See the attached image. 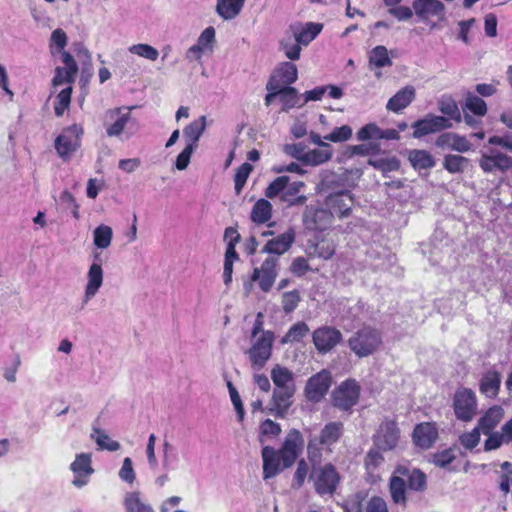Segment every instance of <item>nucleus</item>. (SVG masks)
<instances>
[{
    "mask_svg": "<svg viewBox=\"0 0 512 512\" xmlns=\"http://www.w3.org/2000/svg\"><path fill=\"white\" fill-rule=\"evenodd\" d=\"M452 127L450 119L444 116L427 115L425 118L420 119L413 123L414 129L413 137L421 138L425 135L442 131Z\"/></svg>",
    "mask_w": 512,
    "mask_h": 512,
    "instance_id": "obj_15",
    "label": "nucleus"
},
{
    "mask_svg": "<svg viewBox=\"0 0 512 512\" xmlns=\"http://www.w3.org/2000/svg\"><path fill=\"white\" fill-rule=\"evenodd\" d=\"M260 430V442H264V437L274 438L281 433V427L278 423L271 419L263 421L259 427Z\"/></svg>",
    "mask_w": 512,
    "mask_h": 512,
    "instance_id": "obj_62",
    "label": "nucleus"
},
{
    "mask_svg": "<svg viewBox=\"0 0 512 512\" xmlns=\"http://www.w3.org/2000/svg\"><path fill=\"white\" fill-rule=\"evenodd\" d=\"M360 387L355 380H347L332 393L333 405L343 411L350 410L358 401Z\"/></svg>",
    "mask_w": 512,
    "mask_h": 512,
    "instance_id": "obj_10",
    "label": "nucleus"
},
{
    "mask_svg": "<svg viewBox=\"0 0 512 512\" xmlns=\"http://www.w3.org/2000/svg\"><path fill=\"white\" fill-rule=\"evenodd\" d=\"M368 164L381 171L384 175L389 172L396 171L400 167V162L396 157L369 159Z\"/></svg>",
    "mask_w": 512,
    "mask_h": 512,
    "instance_id": "obj_51",
    "label": "nucleus"
},
{
    "mask_svg": "<svg viewBox=\"0 0 512 512\" xmlns=\"http://www.w3.org/2000/svg\"><path fill=\"white\" fill-rule=\"evenodd\" d=\"M215 43V29L210 26L204 29L200 36L197 39V45L200 46L204 51L205 50H213V45Z\"/></svg>",
    "mask_w": 512,
    "mask_h": 512,
    "instance_id": "obj_64",
    "label": "nucleus"
},
{
    "mask_svg": "<svg viewBox=\"0 0 512 512\" xmlns=\"http://www.w3.org/2000/svg\"><path fill=\"white\" fill-rule=\"evenodd\" d=\"M245 0H218L216 12L224 20L234 19L242 10Z\"/></svg>",
    "mask_w": 512,
    "mask_h": 512,
    "instance_id": "obj_36",
    "label": "nucleus"
},
{
    "mask_svg": "<svg viewBox=\"0 0 512 512\" xmlns=\"http://www.w3.org/2000/svg\"><path fill=\"white\" fill-rule=\"evenodd\" d=\"M331 374L322 370L307 380L304 395L310 402L317 403L323 399L331 386Z\"/></svg>",
    "mask_w": 512,
    "mask_h": 512,
    "instance_id": "obj_13",
    "label": "nucleus"
},
{
    "mask_svg": "<svg viewBox=\"0 0 512 512\" xmlns=\"http://www.w3.org/2000/svg\"><path fill=\"white\" fill-rule=\"evenodd\" d=\"M312 338L316 349L320 353H326L341 341L342 334L336 328L323 326L313 332Z\"/></svg>",
    "mask_w": 512,
    "mask_h": 512,
    "instance_id": "obj_18",
    "label": "nucleus"
},
{
    "mask_svg": "<svg viewBox=\"0 0 512 512\" xmlns=\"http://www.w3.org/2000/svg\"><path fill=\"white\" fill-rule=\"evenodd\" d=\"M343 423L332 421L327 423L320 431L319 437L309 441L307 452L311 462L316 463L321 460V452L318 445H321L327 451L332 452V446L338 442L343 434Z\"/></svg>",
    "mask_w": 512,
    "mask_h": 512,
    "instance_id": "obj_4",
    "label": "nucleus"
},
{
    "mask_svg": "<svg viewBox=\"0 0 512 512\" xmlns=\"http://www.w3.org/2000/svg\"><path fill=\"white\" fill-rule=\"evenodd\" d=\"M350 349L359 357H367L376 352L382 344L378 330L364 327L355 332L348 340Z\"/></svg>",
    "mask_w": 512,
    "mask_h": 512,
    "instance_id": "obj_5",
    "label": "nucleus"
},
{
    "mask_svg": "<svg viewBox=\"0 0 512 512\" xmlns=\"http://www.w3.org/2000/svg\"><path fill=\"white\" fill-rule=\"evenodd\" d=\"M480 434L481 429L478 426H476L471 431L465 432L462 435H460L459 442L464 448L472 450L479 444Z\"/></svg>",
    "mask_w": 512,
    "mask_h": 512,
    "instance_id": "obj_61",
    "label": "nucleus"
},
{
    "mask_svg": "<svg viewBox=\"0 0 512 512\" xmlns=\"http://www.w3.org/2000/svg\"><path fill=\"white\" fill-rule=\"evenodd\" d=\"M295 240V233L292 229L267 241L262 251L268 254L282 255L289 250Z\"/></svg>",
    "mask_w": 512,
    "mask_h": 512,
    "instance_id": "obj_28",
    "label": "nucleus"
},
{
    "mask_svg": "<svg viewBox=\"0 0 512 512\" xmlns=\"http://www.w3.org/2000/svg\"><path fill=\"white\" fill-rule=\"evenodd\" d=\"M309 333V327L304 322H298L290 327L285 336L283 337V343L299 342Z\"/></svg>",
    "mask_w": 512,
    "mask_h": 512,
    "instance_id": "obj_53",
    "label": "nucleus"
},
{
    "mask_svg": "<svg viewBox=\"0 0 512 512\" xmlns=\"http://www.w3.org/2000/svg\"><path fill=\"white\" fill-rule=\"evenodd\" d=\"M131 107H118L105 112L103 125L108 137H119L122 134L132 135L137 121L131 114Z\"/></svg>",
    "mask_w": 512,
    "mask_h": 512,
    "instance_id": "obj_3",
    "label": "nucleus"
},
{
    "mask_svg": "<svg viewBox=\"0 0 512 512\" xmlns=\"http://www.w3.org/2000/svg\"><path fill=\"white\" fill-rule=\"evenodd\" d=\"M271 379L275 385L274 389L288 390L296 389L294 374L288 368L279 364L271 370Z\"/></svg>",
    "mask_w": 512,
    "mask_h": 512,
    "instance_id": "obj_32",
    "label": "nucleus"
},
{
    "mask_svg": "<svg viewBox=\"0 0 512 512\" xmlns=\"http://www.w3.org/2000/svg\"><path fill=\"white\" fill-rule=\"evenodd\" d=\"M384 463L383 455L377 449H371L365 458V466L369 474L373 478H378V475H374V472Z\"/></svg>",
    "mask_w": 512,
    "mask_h": 512,
    "instance_id": "obj_57",
    "label": "nucleus"
},
{
    "mask_svg": "<svg viewBox=\"0 0 512 512\" xmlns=\"http://www.w3.org/2000/svg\"><path fill=\"white\" fill-rule=\"evenodd\" d=\"M438 435L437 428L432 423H420L413 431V441L416 446L427 449L432 446Z\"/></svg>",
    "mask_w": 512,
    "mask_h": 512,
    "instance_id": "obj_27",
    "label": "nucleus"
},
{
    "mask_svg": "<svg viewBox=\"0 0 512 512\" xmlns=\"http://www.w3.org/2000/svg\"><path fill=\"white\" fill-rule=\"evenodd\" d=\"M129 53L149 61H156L159 57V51L146 43L133 44L128 48Z\"/></svg>",
    "mask_w": 512,
    "mask_h": 512,
    "instance_id": "obj_49",
    "label": "nucleus"
},
{
    "mask_svg": "<svg viewBox=\"0 0 512 512\" xmlns=\"http://www.w3.org/2000/svg\"><path fill=\"white\" fill-rule=\"evenodd\" d=\"M125 512H155L152 506L146 503L139 491L126 492L123 498Z\"/></svg>",
    "mask_w": 512,
    "mask_h": 512,
    "instance_id": "obj_34",
    "label": "nucleus"
},
{
    "mask_svg": "<svg viewBox=\"0 0 512 512\" xmlns=\"http://www.w3.org/2000/svg\"><path fill=\"white\" fill-rule=\"evenodd\" d=\"M281 49L284 51L287 58L290 60H297L300 57V43L294 34L285 37L281 43Z\"/></svg>",
    "mask_w": 512,
    "mask_h": 512,
    "instance_id": "obj_52",
    "label": "nucleus"
},
{
    "mask_svg": "<svg viewBox=\"0 0 512 512\" xmlns=\"http://www.w3.org/2000/svg\"><path fill=\"white\" fill-rule=\"evenodd\" d=\"M161 457L162 468L166 472L177 471L181 468L180 455L168 440H164L162 443Z\"/></svg>",
    "mask_w": 512,
    "mask_h": 512,
    "instance_id": "obj_31",
    "label": "nucleus"
},
{
    "mask_svg": "<svg viewBox=\"0 0 512 512\" xmlns=\"http://www.w3.org/2000/svg\"><path fill=\"white\" fill-rule=\"evenodd\" d=\"M436 146L442 149L449 148L459 153H465L471 150V143L465 136L453 132L440 134L435 142Z\"/></svg>",
    "mask_w": 512,
    "mask_h": 512,
    "instance_id": "obj_25",
    "label": "nucleus"
},
{
    "mask_svg": "<svg viewBox=\"0 0 512 512\" xmlns=\"http://www.w3.org/2000/svg\"><path fill=\"white\" fill-rule=\"evenodd\" d=\"M262 460H263V479L267 480L275 477L283 469V463L279 451H276L273 447L265 446L262 449Z\"/></svg>",
    "mask_w": 512,
    "mask_h": 512,
    "instance_id": "obj_22",
    "label": "nucleus"
},
{
    "mask_svg": "<svg viewBox=\"0 0 512 512\" xmlns=\"http://www.w3.org/2000/svg\"><path fill=\"white\" fill-rule=\"evenodd\" d=\"M333 212L329 209L307 207L304 213V223L311 230H325L330 226Z\"/></svg>",
    "mask_w": 512,
    "mask_h": 512,
    "instance_id": "obj_20",
    "label": "nucleus"
},
{
    "mask_svg": "<svg viewBox=\"0 0 512 512\" xmlns=\"http://www.w3.org/2000/svg\"><path fill=\"white\" fill-rule=\"evenodd\" d=\"M353 203L354 199L349 191L330 194L325 200V205L329 211H332L333 215L337 214L339 217L348 216Z\"/></svg>",
    "mask_w": 512,
    "mask_h": 512,
    "instance_id": "obj_21",
    "label": "nucleus"
},
{
    "mask_svg": "<svg viewBox=\"0 0 512 512\" xmlns=\"http://www.w3.org/2000/svg\"><path fill=\"white\" fill-rule=\"evenodd\" d=\"M73 474L72 485L78 489L87 486L95 470L92 466L91 453H78L69 466Z\"/></svg>",
    "mask_w": 512,
    "mask_h": 512,
    "instance_id": "obj_8",
    "label": "nucleus"
},
{
    "mask_svg": "<svg viewBox=\"0 0 512 512\" xmlns=\"http://www.w3.org/2000/svg\"><path fill=\"white\" fill-rule=\"evenodd\" d=\"M83 129L77 124H73L56 138L55 149L60 157L68 158L80 145V136Z\"/></svg>",
    "mask_w": 512,
    "mask_h": 512,
    "instance_id": "obj_12",
    "label": "nucleus"
},
{
    "mask_svg": "<svg viewBox=\"0 0 512 512\" xmlns=\"http://www.w3.org/2000/svg\"><path fill=\"white\" fill-rule=\"evenodd\" d=\"M310 480L313 482L315 491L319 495H331L337 489L340 482V474L331 463L314 465L310 474Z\"/></svg>",
    "mask_w": 512,
    "mask_h": 512,
    "instance_id": "obj_7",
    "label": "nucleus"
},
{
    "mask_svg": "<svg viewBox=\"0 0 512 512\" xmlns=\"http://www.w3.org/2000/svg\"><path fill=\"white\" fill-rule=\"evenodd\" d=\"M87 282L81 299L82 308L85 307L99 292L104 281V272L101 264L93 262L87 271Z\"/></svg>",
    "mask_w": 512,
    "mask_h": 512,
    "instance_id": "obj_16",
    "label": "nucleus"
},
{
    "mask_svg": "<svg viewBox=\"0 0 512 512\" xmlns=\"http://www.w3.org/2000/svg\"><path fill=\"white\" fill-rule=\"evenodd\" d=\"M453 406L459 420L471 421L477 410V398L474 391L464 387L459 388L455 392Z\"/></svg>",
    "mask_w": 512,
    "mask_h": 512,
    "instance_id": "obj_9",
    "label": "nucleus"
},
{
    "mask_svg": "<svg viewBox=\"0 0 512 512\" xmlns=\"http://www.w3.org/2000/svg\"><path fill=\"white\" fill-rule=\"evenodd\" d=\"M71 94L72 86H68L58 93L54 104V111L58 117L62 116L65 110L69 108L71 103Z\"/></svg>",
    "mask_w": 512,
    "mask_h": 512,
    "instance_id": "obj_55",
    "label": "nucleus"
},
{
    "mask_svg": "<svg viewBox=\"0 0 512 512\" xmlns=\"http://www.w3.org/2000/svg\"><path fill=\"white\" fill-rule=\"evenodd\" d=\"M121 481L128 485H133L136 480V473L133 468V461L130 457H125L122 466L118 472Z\"/></svg>",
    "mask_w": 512,
    "mask_h": 512,
    "instance_id": "obj_58",
    "label": "nucleus"
},
{
    "mask_svg": "<svg viewBox=\"0 0 512 512\" xmlns=\"http://www.w3.org/2000/svg\"><path fill=\"white\" fill-rule=\"evenodd\" d=\"M352 134V128L349 125H343L341 127L334 128L332 132L325 135L323 139L334 143L344 142L349 140L352 137Z\"/></svg>",
    "mask_w": 512,
    "mask_h": 512,
    "instance_id": "obj_59",
    "label": "nucleus"
},
{
    "mask_svg": "<svg viewBox=\"0 0 512 512\" xmlns=\"http://www.w3.org/2000/svg\"><path fill=\"white\" fill-rule=\"evenodd\" d=\"M504 418V409L501 406L490 407L482 417L479 418L477 426L481 429V432L488 437L494 434V429Z\"/></svg>",
    "mask_w": 512,
    "mask_h": 512,
    "instance_id": "obj_26",
    "label": "nucleus"
},
{
    "mask_svg": "<svg viewBox=\"0 0 512 512\" xmlns=\"http://www.w3.org/2000/svg\"><path fill=\"white\" fill-rule=\"evenodd\" d=\"M465 109L479 117H482L487 113L486 102L480 97L471 93H469L466 97Z\"/></svg>",
    "mask_w": 512,
    "mask_h": 512,
    "instance_id": "obj_54",
    "label": "nucleus"
},
{
    "mask_svg": "<svg viewBox=\"0 0 512 512\" xmlns=\"http://www.w3.org/2000/svg\"><path fill=\"white\" fill-rule=\"evenodd\" d=\"M439 110L450 119L461 121V114L456 102L451 98H443L439 102Z\"/></svg>",
    "mask_w": 512,
    "mask_h": 512,
    "instance_id": "obj_60",
    "label": "nucleus"
},
{
    "mask_svg": "<svg viewBox=\"0 0 512 512\" xmlns=\"http://www.w3.org/2000/svg\"><path fill=\"white\" fill-rule=\"evenodd\" d=\"M470 165V160L458 154H448L443 159V167L451 174L463 173Z\"/></svg>",
    "mask_w": 512,
    "mask_h": 512,
    "instance_id": "obj_42",
    "label": "nucleus"
},
{
    "mask_svg": "<svg viewBox=\"0 0 512 512\" xmlns=\"http://www.w3.org/2000/svg\"><path fill=\"white\" fill-rule=\"evenodd\" d=\"M206 128V117L201 116L198 119L191 122L187 125L183 130L184 138L188 141V144L195 145L197 147V142L200 139Z\"/></svg>",
    "mask_w": 512,
    "mask_h": 512,
    "instance_id": "obj_38",
    "label": "nucleus"
},
{
    "mask_svg": "<svg viewBox=\"0 0 512 512\" xmlns=\"http://www.w3.org/2000/svg\"><path fill=\"white\" fill-rule=\"evenodd\" d=\"M296 389H274L272 398L267 406L270 414L277 418H284L293 403V396Z\"/></svg>",
    "mask_w": 512,
    "mask_h": 512,
    "instance_id": "obj_19",
    "label": "nucleus"
},
{
    "mask_svg": "<svg viewBox=\"0 0 512 512\" xmlns=\"http://www.w3.org/2000/svg\"><path fill=\"white\" fill-rule=\"evenodd\" d=\"M90 437L96 442L100 450L115 452L121 447L118 441L111 439L107 433L98 427H93Z\"/></svg>",
    "mask_w": 512,
    "mask_h": 512,
    "instance_id": "obj_40",
    "label": "nucleus"
},
{
    "mask_svg": "<svg viewBox=\"0 0 512 512\" xmlns=\"http://www.w3.org/2000/svg\"><path fill=\"white\" fill-rule=\"evenodd\" d=\"M415 89L412 86H406L399 90L393 97H391L386 105L389 111L399 113L405 109L414 99Z\"/></svg>",
    "mask_w": 512,
    "mask_h": 512,
    "instance_id": "obj_30",
    "label": "nucleus"
},
{
    "mask_svg": "<svg viewBox=\"0 0 512 512\" xmlns=\"http://www.w3.org/2000/svg\"><path fill=\"white\" fill-rule=\"evenodd\" d=\"M409 161L411 165L417 169H429L435 166L433 156L425 150H412L409 153Z\"/></svg>",
    "mask_w": 512,
    "mask_h": 512,
    "instance_id": "obj_43",
    "label": "nucleus"
},
{
    "mask_svg": "<svg viewBox=\"0 0 512 512\" xmlns=\"http://www.w3.org/2000/svg\"><path fill=\"white\" fill-rule=\"evenodd\" d=\"M501 385V377L497 371L486 372L479 383L480 392L488 398H495L498 395Z\"/></svg>",
    "mask_w": 512,
    "mask_h": 512,
    "instance_id": "obj_33",
    "label": "nucleus"
},
{
    "mask_svg": "<svg viewBox=\"0 0 512 512\" xmlns=\"http://www.w3.org/2000/svg\"><path fill=\"white\" fill-rule=\"evenodd\" d=\"M278 258L275 256L268 257L259 268H255L251 276L252 281H257L263 292H268L272 288L276 277Z\"/></svg>",
    "mask_w": 512,
    "mask_h": 512,
    "instance_id": "obj_14",
    "label": "nucleus"
},
{
    "mask_svg": "<svg viewBox=\"0 0 512 512\" xmlns=\"http://www.w3.org/2000/svg\"><path fill=\"white\" fill-rule=\"evenodd\" d=\"M380 150L381 148L378 143L369 142L350 146L347 150V153L350 157L354 155L368 156L378 154Z\"/></svg>",
    "mask_w": 512,
    "mask_h": 512,
    "instance_id": "obj_56",
    "label": "nucleus"
},
{
    "mask_svg": "<svg viewBox=\"0 0 512 512\" xmlns=\"http://www.w3.org/2000/svg\"><path fill=\"white\" fill-rule=\"evenodd\" d=\"M272 216V205L266 199H259L251 211V220L257 224L268 222Z\"/></svg>",
    "mask_w": 512,
    "mask_h": 512,
    "instance_id": "obj_41",
    "label": "nucleus"
},
{
    "mask_svg": "<svg viewBox=\"0 0 512 512\" xmlns=\"http://www.w3.org/2000/svg\"><path fill=\"white\" fill-rule=\"evenodd\" d=\"M252 166L249 163H243L236 171L234 182H235V191L237 194H240L242 191L251 171Z\"/></svg>",
    "mask_w": 512,
    "mask_h": 512,
    "instance_id": "obj_63",
    "label": "nucleus"
},
{
    "mask_svg": "<svg viewBox=\"0 0 512 512\" xmlns=\"http://www.w3.org/2000/svg\"><path fill=\"white\" fill-rule=\"evenodd\" d=\"M278 98L282 103V110L288 111L296 106H302L301 96L293 87H284L279 83Z\"/></svg>",
    "mask_w": 512,
    "mask_h": 512,
    "instance_id": "obj_37",
    "label": "nucleus"
},
{
    "mask_svg": "<svg viewBox=\"0 0 512 512\" xmlns=\"http://www.w3.org/2000/svg\"><path fill=\"white\" fill-rule=\"evenodd\" d=\"M369 62L377 68L391 66L392 61L388 56V50L385 46L379 45L372 49L369 54Z\"/></svg>",
    "mask_w": 512,
    "mask_h": 512,
    "instance_id": "obj_50",
    "label": "nucleus"
},
{
    "mask_svg": "<svg viewBox=\"0 0 512 512\" xmlns=\"http://www.w3.org/2000/svg\"><path fill=\"white\" fill-rule=\"evenodd\" d=\"M412 8L424 21L431 17H443L445 13V6L440 0H414Z\"/></svg>",
    "mask_w": 512,
    "mask_h": 512,
    "instance_id": "obj_23",
    "label": "nucleus"
},
{
    "mask_svg": "<svg viewBox=\"0 0 512 512\" xmlns=\"http://www.w3.org/2000/svg\"><path fill=\"white\" fill-rule=\"evenodd\" d=\"M113 230L110 226L101 224L93 231V243L99 249H106L111 245Z\"/></svg>",
    "mask_w": 512,
    "mask_h": 512,
    "instance_id": "obj_45",
    "label": "nucleus"
},
{
    "mask_svg": "<svg viewBox=\"0 0 512 512\" xmlns=\"http://www.w3.org/2000/svg\"><path fill=\"white\" fill-rule=\"evenodd\" d=\"M356 136L357 140L361 142L380 139L397 140L399 132L395 129L382 130L375 123H369L359 129Z\"/></svg>",
    "mask_w": 512,
    "mask_h": 512,
    "instance_id": "obj_24",
    "label": "nucleus"
},
{
    "mask_svg": "<svg viewBox=\"0 0 512 512\" xmlns=\"http://www.w3.org/2000/svg\"><path fill=\"white\" fill-rule=\"evenodd\" d=\"M321 29V24L307 23L300 31L294 30L293 34L296 36L298 43L306 46L321 32Z\"/></svg>",
    "mask_w": 512,
    "mask_h": 512,
    "instance_id": "obj_46",
    "label": "nucleus"
},
{
    "mask_svg": "<svg viewBox=\"0 0 512 512\" xmlns=\"http://www.w3.org/2000/svg\"><path fill=\"white\" fill-rule=\"evenodd\" d=\"M68 43V37L65 31L61 28L55 29L51 33L50 41H49V49L52 56L57 55L60 52L65 50V47Z\"/></svg>",
    "mask_w": 512,
    "mask_h": 512,
    "instance_id": "obj_48",
    "label": "nucleus"
},
{
    "mask_svg": "<svg viewBox=\"0 0 512 512\" xmlns=\"http://www.w3.org/2000/svg\"><path fill=\"white\" fill-rule=\"evenodd\" d=\"M332 156V148L311 149L306 151L303 164L308 166H319L331 160Z\"/></svg>",
    "mask_w": 512,
    "mask_h": 512,
    "instance_id": "obj_39",
    "label": "nucleus"
},
{
    "mask_svg": "<svg viewBox=\"0 0 512 512\" xmlns=\"http://www.w3.org/2000/svg\"><path fill=\"white\" fill-rule=\"evenodd\" d=\"M350 512H388V508L384 499L375 496L364 507L360 502L351 503Z\"/></svg>",
    "mask_w": 512,
    "mask_h": 512,
    "instance_id": "obj_44",
    "label": "nucleus"
},
{
    "mask_svg": "<svg viewBox=\"0 0 512 512\" xmlns=\"http://www.w3.org/2000/svg\"><path fill=\"white\" fill-rule=\"evenodd\" d=\"M303 446L304 439L302 434L296 429L290 430L281 448L278 450L284 468H289L295 463L303 450Z\"/></svg>",
    "mask_w": 512,
    "mask_h": 512,
    "instance_id": "obj_11",
    "label": "nucleus"
},
{
    "mask_svg": "<svg viewBox=\"0 0 512 512\" xmlns=\"http://www.w3.org/2000/svg\"><path fill=\"white\" fill-rule=\"evenodd\" d=\"M400 438L397 424L392 420L384 421L375 435V445L378 449L388 451L394 449Z\"/></svg>",
    "mask_w": 512,
    "mask_h": 512,
    "instance_id": "obj_17",
    "label": "nucleus"
},
{
    "mask_svg": "<svg viewBox=\"0 0 512 512\" xmlns=\"http://www.w3.org/2000/svg\"><path fill=\"white\" fill-rule=\"evenodd\" d=\"M274 334L262 332L259 338L251 339V347L245 352L248 356L251 368L258 372L264 368L272 354Z\"/></svg>",
    "mask_w": 512,
    "mask_h": 512,
    "instance_id": "obj_6",
    "label": "nucleus"
},
{
    "mask_svg": "<svg viewBox=\"0 0 512 512\" xmlns=\"http://www.w3.org/2000/svg\"><path fill=\"white\" fill-rule=\"evenodd\" d=\"M488 144L500 146L512 153V136L510 135L491 136L488 139ZM479 166L484 173H506L512 170V157L495 148H491L481 153Z\"/></svg>",
    "mask_w": 512,
    "mask_h": 512,
    "instance_id": "obj_1",
    "label": "nucleus"
},
{
    "mask_svg": "<svg viewBox=\"0 0 512 512\" xmlns=\"http://www.w3.org/2000/svg\"><path fill=\"white\" fill-rule=\"evenodd\" d=\"M406 483L403 478L393 476L390 479V493L393 501L397 504H406Z\"/></svg>",
    "mask_w": 512,
    "mask_h": 512,
    "instance_id": "obj_47",
    "label": "nucleus"
},
{
    "mask_svg": "<svg viewBox=\"0 0 512 512\" xmlns=\"http://www.w3.org/2000/svg\"><path fill=\"white\" fill-rule=\"evenodd\" d=\"M512 441V418L507 421L500 431L491 434L484 442L486 452L499 449L503 444H509Z\"/></svg>",
    "mask_w": 512,
    "mask_h": 512,
    "instance_id": "obj_29",
    "label": "nucleus"
},
{
    "mask_svg": "<svg viewBox=\"0 0 512 512\" xmlns=\"http://www.w3.org/2000/svg\"><path fill=\"white\" fill-rule=\"evenodd\" d=\"M297 76V67L291 62H284L275 70L270 80H275L284 87H290L289 85L297 80Z\"/></svg>",
    "mask_w": 512,
    "mask_h": 512,
    "instance_id": "obj_35",
    "label": "nucleus"
},
{
    "mask_svg": "<svg viewBox=\"0 0 512 512\" xmlns=\"http://www.w3.org/2000/svg\"><path fill=\"white\" fill-rule=\"evenodd\" d=\"M304 187L305 184L302 181L290 182L288 176H279L266 188L265 196L273 199L280 195L281 200L289 206L302 205L307 201V197L298 194Z\"/></svg>",
    "mask_w": 512,
    "mask_h": 512,
    "instance_id": "obj_2",
    "label": "nucleus"
}]
</instances>
